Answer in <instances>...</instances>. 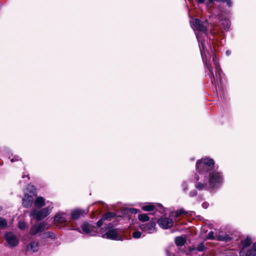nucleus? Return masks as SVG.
<instances>
[{"label":"nucleus","mask_w":256,"mask_h":256,"mask_svg":"<svg viewBox=\"0 0 256 256\" xmlns=\"http://www.w3.org/2000/svg\"><path fill=\"white\" fill-rule=\"evenodd\" d=\"M214 162L212 158H205L198 160L196 162V169L200 174L207 176L214 170Z\"/></svg>","instance_id":"1"},{"label":"nucleus","mask_w":256,"mask_h":256,"mask_svg":"<svg viewBox=\"0 0 256 256\" xmlns=\"http://www.w3.org/2000/svg\"><path fill=\"white\" fill-rule=\"evenodd\" d=\"M208 176V188L211 190H216L222 185L224 178L221 172L213 170Z\"/></svg>","instance_id":"2"},{"label":"nucleus","mask_w":256,"mask_h":256,"mask_svg":"<svg viewBox=\"0 0 256 256\" xmlns=\"http://www.w3.org/2000/svg\"><path fill=\"white\" fill-rule=\"evenodd\" d=\"M50 206L46 207L40 210L34 209L31 212L30 216H32L33 219L40 221L46 218L50 214Z\"/></svg>","instance_id":"3"},{"label":"nucleus","mask_w":256,"mask_h":256,"mask_svg":"<svg viewBox=\"0 0 256 256\" xmlns=\"http://www.w3.org/2000/svg\"><path fill=\"white\" fill-rule=\"evenodd\" d=\"M156 218H152L149 222L140 224L139 228L143 232L148 234H152L154 232L156 231Z\"/></svg>","instance_id":"4"},{"label":"nucleus","mask_w":256,"mask_h":256,"mask_svg":"<svg viewBox=\"0 0 256 256\" xmlns=\"http://www.w3.org/2000/svg\"><path fill=\"white\" fill-rule=\"evenodd\" d=\"M4 238L10 247H15L19 243L16 236L12 232H6L4 236Z\"/></svg>","instance_id":"5"},{"label":"nucleus","mask_w":256,"mask_h":256,"mask_svg":"<svg viewBox=\"0 0 256 256\" xmlns=\"http://www.w3.org/2000/svg\"><path fill=\"white\" fill-rule=\"evenodd\" d=\"M164 230L171 228L173 226L174 222L172 218H157L156 224Z\"/></svg>","instance_id":"6"},{"label":"nucleus","mask_w":256,"mask_h":256,"mask_svg":"<svg viewBox=\"0 0 256 256\" xmlns=\"http://www.w3.org/2000/svg\"><path fill=\"white\" fill-rule=\"evenodd\" d=\"M88 208L82 209L76 208L72 212L71 219L72 220H76L80 218V216H84L88 213Z\"/></svg>","instance_id":"7"},{"label":"nucleus","mask_w":256,"mask_h":256,"mask_svg":"<svg viewBox=\"0 0 256 256\" xmlns=\"http://www.w3.org/2000/svg\"><path fill=\"white\" fill-rule=\"evenodd\" d=\"M46 226L45 222H40L38 225H34L31 227L30 230V234L31 236H35L37 234L42 232L44 230Z\"/></svg>","instance_id":"8"},{"label":"nucleus","mask_w":256,"mask_h":256,"mask_svg":"<svg viewBox=\"0 0 256 256\" xmlns=\"http://www.w3.org/2000/svg\"><path fill=\"white\" fill-rule=\"evenodd\" d=\"M118 236V230L116 228L109 229L104 235L103 238L112 240H117Z\"/></svg>","instance_id":"9"},{"label":"nucleus","mask_w":256,"mask_h":256,"mask_svg":"<svg viewBox=\"0 0 256 256\" xmlns=\"http://www.w3.org/2000/svg\"><path fill=\"white\" fill-rule=\"evenodd\" d=\"M193 25L196 30L200 32H205L207 31L206 27L203 24L202 22L198 18L194 20Z\"/></svg>","instance_id":"10"},{"label":"nucleus","mask_w":256,"mask_h":256,"mask_svg":"<svg viewBox=\"0 0 256 256\" xmlns=\"http://www.w3.org/2000/svg\"><path fill=\"white\" fill-rule=\"evenodd\" d=\"M22 206L26 208H30L33 202V198L32 196L29 194H24V196L22 199Z\"/></svg>","instance_id":"11"},{"label":"nucleus","mask_w":256,"mask_h":256,"mask_svg":"<svg viewBox=\"0 0 256 256\" xmlns=\"http://www.w3.org/2000/svg\"><path fill=\"white\" fill-rule=\"evenodd\" d=\"M140 212V210L132 208H125L122 211V213L123 215L128 216L129 217L131 216V215L132 214H136Z\"/></svg>","instance_id":"12"},{"label":"nucleus","mask_w":256,"mask_h":256,"mask_svg":"<svg viewBox=\"0 0 256 256\" xmlns=\"http://www.w3.org/2000/svg\"><path fill=\"white\" fill-rule=\"evenodd\" d=\"M82 229L84 234H90L92 231L96 228L94 226L90 224L88 222H84L82 225Z\"/></svg>","instance_id":"13"},{"label":"nucleus","mask_w":256,"mask_h":256,"mask_svg":"<svg viewBox=\"0 0 256 256\" xmlns=\"http://www.w3.org/2000/svg\"><path fill=\"white\" fill-rule=\"evenodd\" d=\"M40 244L38 242L34 241L30 242L27 246V250H32V252H35L38 250Z\"/></svg>","instance_id":"14"},{"label":"nucleus","mask_w":256,"mask_h":256,"mask_svg":"<svg viewBox=\"0 0 256 256\" xmlns=\"http://www.w3.org/2000/svg\"><path fill=\"white\" fill-rule=\"evenodd\" d=\"M186 238L183 236H178L175 238L174 242L178 246H184L186 243Z\"/></svg>","instance_id":"15"},{"label":"nucleus","mask_w":256,"mask_h":256,"mask_svg":"<svg viewBox=\"0 0 256 256\" xmlns=\"http://www.w3.org/2000/svg\"><path fill=\"white\" fill-rule=\"evenodd\" d=\"M36 188L34 185L28 184L26 188L27 192L25 193L24 194L32 196V198H33L34 196L36 195Z\"/></svg>","instance_id":"16"},{"label":"nucleus","mask_w":256,"mask_h":256,"mask_svg":"<svg viewBox=\"0 0 256 256\" xmlns=\"http://www.w3.org/2000/svg\"><path fill=\"white\" fill-rule=\"evenodd\" d=\"M65 214V213L56 214L54 217V222L60 224L65 222H66V218L64 216Z\"/></svg>","instance_id":"17"},{"label":"nucleus","mask_w":256,"mask_h":256,"mask_svg":"<svg viewBox=\"0 0 256 256\" xmlns=\"http://www.w3.org/2000/svg\"><path fill=\"white\" fill-rule=\"evenodd\" d=\"M116 214L114 212H108L104 213L102 216V220H110L116 216Z\"/></svg>","instance_id":"18"},{"label":"nucleus","mask_w":256,"mask_h":256,"mask_svg":"<svg viewBox=\"0 0 256 256\" xmlns=\"http://www.w3.org/2000/svg\"><path fill=\"white\" fill-rule=\"evenodd\" d=\"M46 204L44 199L42 197H38L34 201V205L37 208H41Z\"/></svg>","instance_id":"19"},{"label":"nucleus","mask_w":256,"mask_h":256,"mask_svg":"<svg viewBox=\"0 0 256 256\" xmlns=\"http://www.w3.org/2000/svg\"><path fill=\"white\" fill-rule=\"evenodd\" d=\"M241 244L242 247V249H244L252 244V240L249 236H248L246 238L241 240Z\"/></svg>","instance_id":"20"},{"label":"nucleus","mask_w":256,"mask_h":256,"mask_svg":"<svg viewBox=\"0 0 256 256\" xmlns=\"http://www.w3.org/2000/svg\"><path fill=\"white\" fill-rule=\"evenodd\" d=\"M212 60L215 64L216 69V76H217L218 74L219 78H220V71L221 70L220 68V66L218 62V60L216 56H213Z\"/></svg>","instance_id":"21"},{"label":"nucleus","mask_w":256,"mask_h":256,"mask_svg":"<svg viewBox=\"0 0 256 256\" xmlns=\"http://www.w3.org/2000/svg\"><path fill=\"white\" fill-rule=\"evenodd\" d=\"M246 256H256V242H254L251 248L246 252Z\"/></svg>","instance_id":"22"},{"label":"nucleus","mask_w":256,"mask_h":256,"mask_svg":"<svg viewBox=\"0 0 256 256\" xmlns=\"http://www.w3.org/2000/svg\"><path fill=\"white\" fill-rule=\"evenodd\" d=\"M142 210L146 212H152L156 209V206L152 204H148L142 206Z\"/></svg>","instance_id":"23"},{"label":"nucleus","mask_w":256,"mask_h":256,"mask_svg":"<svg viewBox=\"0 0 256 256\" xmlns=\"http://www.w3.org/2000/svg\"><path fill=\"white\" fill-rule=\"evenodd\" d=\"M208 68V69L210 72V78L211 79V82L212 84H216V81L217 80L215 77H214V72H213V71H212V68L211 66L210 65H208V66H207Z\"/></svg>","instance_id":"24"},{"label":"nucleus","mask_w":256,"mask_h":256,"mask_svg":"<svg viewBox=\"0 0 256 256\" xmlns=\"http://www.w3.org/2000/svg\"><path fill=\"white\" fill-rule=\"evenodd\" d=\"M138 219L142 222H146L150 220V217L148 214H138Z\"/></svg>","instance_id":"25"},{"label":"nucleus","mask_w":256,"mask_h":256,"mask_svg":"<svg viewBox=\"0 0 256 256\" xmlns=\"http://www.w3.org/2000/svg\"><path fill=\"white\" fill-rule=\"evenodd\" d=\"M42 238H54L55 236L52 232H48L42 233L40 234Z\"/></svg>","instance_id":"26"},{"label":"nucleus","mask_w":256,"mask_h":256,"mask_svg":"<svg viewBox=\"0 0 256 256\" xmlns=\"http://www.w3.org/2000/svg\"><path fill=\"white\" fill-rule=\"evenodd\" d=\"M206 247L204 246V242H202L198 244L196 248V250L199 252H202L206 249Z\"/></svg>","instance_id":"27"},{"label":"nucleus","mask_w":256,"mask_h":256,"mask_svg":"<svg viewBox=\"0 0 256 256\" xmlns=\"http://www.w3.org/2000/svg\"><path fill=\"white\" fill-rule=\"evenodd\" d=\"M8 226V222L6 220L2 217L0 218V228L4 229Z\"/></svg>","instance_id":"28"},{"label":"nucleus","mask_w":256,"mask_h":256,"mask_svg":"<svg viewBox=\"0 0 256 256\" xmlns=\"http://www.w3.org/2000/svg\"><path fill=\"white\" fill-rule=\"evenodd\" d=\"M206 186H207V184H203V183H201V182H197L195 186L196 188L200 190H202L204 189H206Z\"/></svg>","instance_id":"29"},{"label":"nucleus","mask_w":256,"mask_h":256,"mask_svg":"<svg viewBox=\"0 0 256 256\" xmlns=\"http://www.w3.org/2000/svg\"><path fill=\"white\" fill-rule=\"evenodd\" d=\"M218 240H219L226 241V242H230L232 240V238L228 234H226L225 236H218Z\"/></svg>","instance_id":"30"},{"label":"nucleus","mask_w":256,"mask_h":256,"mask_svg":"<svg viewBox=\"0 0 256 256\" xmlns=\"http://www.w3.org/2000/svg\"><path fill=\"white\" fill-rule=\"evenodd\" d=\"M188 212H186L183 208H181L180 210H178L176 212L175 217L178 218L180 217L182 214H187Z\"/></svg>","instance_id":"31"},{"label":"nucleus","mask_w":256,"mask_h":256,"mask_svg":"<svg viewBox=\"0 0 256 256\" xmlns=\"http://www.w3.org/2000/svg\"><path fill=\"white\" fill-rule=\"evenodd\" d=\"M26 226V224L24 221H20L18 223V228L21 230H24Z\"/></svg>","instance_id":"32"},{"label":"nucleus","mask_w":256,"mask_h":256,"mask_svg":"<svg viewBox=\"0 0 256 256\" xmlns=\"http://www.w3.org/2000/svg\"><path fill=\"white\" fill-rule=\"evenodd\" d=\"M215 1H218V0H208L206 2V6L208 8H211L212 7Z\"/></svg>","instance_id":"33"},{"label":"nucleus","mask_w":256,"mask_h":256,"mask_svg":"<svg viewBox=\"0 0 256 256\" xmlns=\"http://www.w3.org/2000/svg\"><path fill=\"white\" fill-rule=\"evenodd\" d=\"M132 235L134 238H139L141 237L142 232L140 231H135L132 233Z\"/></svg>","instance_id":"34"},{"label":"nucleus","mask_w":256,"mask_h":256,"mask_svg":"<svg viewBox=\"0 0 256 256\" xmlns=\"http://www.w3.org/2000/svg\"><path fill=\"white\" fill-rule=\"evenodd\" d=\"M206 239L208 240H214L215 236H214V232L210 231L208 232L206 236Z\"/></svg>","instance_id":"35"},{"label":"nucleus","mask_w":256,"mask_h":256,"mask_svg":"<svg viewBox=\"0 0 256 256\" xmlns=\"http://www.w3.org/2000/svg\"><path fill=\"white\" fill-rule=\"evenodd\" d=\"M219 2L223 3L226 2L227 6L229 8H230L232 5V2L231 0H220Z\"/></svg>","instance_id":"36"},{"label":"nucleus","mask_w":256,"mask_h":256,"mask_svg":"<svg viewBox=\"0 0 256 256\" xmlns=\"http://www.w3.org/2000/svg\"><path fill=\"white\" fill-rule=\"evenodd\" d=\"M198 192L196 190H192L189 193V196L190 197H194L197 195Z\"/></svg>","instance_id":"37"},{"label":"nucleus","mask_w":256,"mask_h":256,"mask_svg":"<svg viewBox=\"0 0 256 256\" xmlns=\"http://www.w3.org/2000/svg\"><path fill=\"white\" fill-rule=\"evenodd\" d=\"M104 221V220H102V218L98 220L96 222V226L98 228H100L103 224V222Z\"/></svg>","instance_id":"38"},{"label":"nucleus","mask_w":256,"mask_h":256,"mask_svg":"<svg viewBox=\"0 0 256 256\" xmlns=\"http://www.w3.org/2000/svg\"><path fill=\"white\" fill-rule=\"evenodd\" d=\"M209 206V204L206 202H204L202 204V207L204 208H207Z\"/></svg>","instance_id":"39"},{"label":"nucleus","mask_w":256,"mask_h":256,"mask_svg":"<svg viewBox=\"0 0 256 256\" xmlns=\"http://www.w3.org/2000/svg\"><path fill=\"white\" fill-rule=\"evenodd\" d=\"M206 2V0H196V2L198 4H204Z\"/></svg>","instance_id":"40"},{"label":"nucleus","mask_w":256,"mask_h":256,"mask_svg":"<svg viewBox=\"0 0 256 256\" xmlns=\"http://www.w3.org/2000/svg\"><path fill=\"white\" fill-rule=\"evenodd\" d=\"M18 160L16 158H13L11 159L10 161L12 162H16V161H18Z\"/></svg>","instance_id":"41"},{"label":"nucleus","mask_w":256,"mask_h":256,"mask_svg":"<svg viewBox=\"0 0 256 256\" xmlns=\"http://www.w3.org/2000/svg\"><path fill=\"white\" fill-rule=\"evenodd\" d=\"M195 178L196 180V181H198L199 180H200V178H199V176H198L197 174H196L195 176Z\"/></svg>","instance_id":"42"},{"label":"nucleus","mask_w":256,"mask_h":256,"mask_svg":"<svg viewBox=\"0 0 256 256\" xmlns=\"http://www.w3.org/2000/svg\"><path fill=\"white\" fill-rule=\"evenodd\" d=\"M190 251H194V250H196V248H190Z\"/></svg>","instance_id":"43"},{"label":"nucleus","mask_w":256,"mask_h":256,"mask_svg":"<svg viewBox=\"0 0 256 256\" xmlns=\"http://www.w3.org/2000/svg\"><path fill=\"white\" fill-rule=\"evenodd\" d=\"M188 1L190 2H193L194 0H188Z\"/></svg>","instance_id":"44"},{"label":"nucleus","mask_w":256,"mask_h":256,"mask_svg":"<svg viewBox=\"0 0 256 256\" xmlns=\"http://www.w3.org/2000/svg\"><path fill=\"white\" fill-rule=\"evenodd\" d=\"M26 176H24H24H22V178H26Z\"/></svg>","instance_id":"45"},{"label":"nucleus","mask_w":256,"mask_h":256,"mask_svg":"<svg viewBox=\"0 0 256 256\" xmlns=\"http://www.w3.org/2000/svg\"><path fill=\"white\" fill-rule=\"evenodd\" d=\"M162 204H158V206H162Z\"/></svg>","instance_id":"46"},{"label":"nucleus","mask_w":256,"mask_h":256,"mask_svg":"<svg viewBox=\"0 0 256 256\" xmlns=\"http://www.w3.org/2000/svg\"><path fill=\"white\" fill-rule=\"evenodd\" d=\"M220 1V0H218V2Z\"/></svg>","instance_id":"47"}]
</instances>
